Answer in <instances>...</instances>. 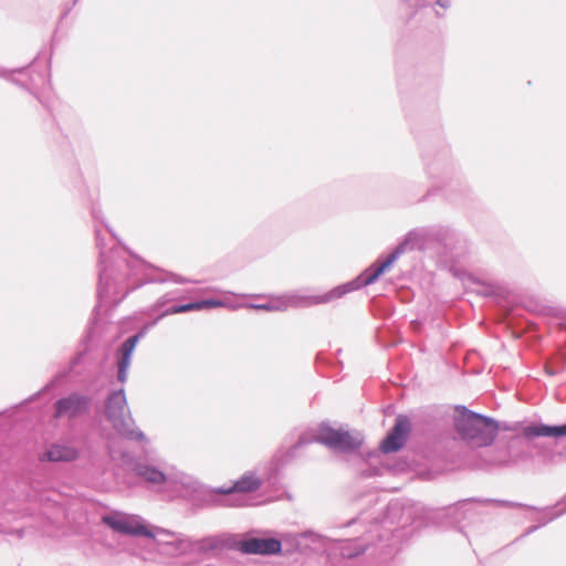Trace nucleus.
Wrapping results in <instances>:
<instances>
[{
    "label": "nucleus",
    "instance_id": "obj_1",
    "mask_svg": "<svg viewBox=\"0 0 566 566\" xmlns=\"http://www.w3.org/2000/svg\"><path fill=\"white\" fill-rule=\"evenodd\" d=\"M458 412L455 428L464 440L475 447H485L494 441L497 427L492 420L465 408H458Z\"/></svg>",
    "mask_w": 566,
    "mask_h": 566
},
{
    "label": "nucleus",
    "instance_id": "obj_2",
    "mask_svg": "<svg viewBox=\"0 0 566 566\" xmlns=\"http://www.w3.org/2000/svg\"><path fill=\"white\" fill-rule=\"evenodd\" d=\"M106 416L113 427L122 434H133L129 409L124 390L113 392L106 401Z\"/></svg>",
    "mask_w": 566,
    "mask_h": 566
},
{
    "label": "nucleus",
    "instance_id": "obj_3",
    "mask_svg": "<svg viewBox=\"0 0 566 566\" xmlns=\"http://www.w3.org/2000/svg\"><path fill=\"white\" fill-rule=\"evenodd\" d=\"M317 441L326 447L349 452L363 444V437L358 432L327 427L319 430Z\"/></svg>",
    "mask_w": 566,
    "mask_h": 566
},
{
    "label": "nucleus",
    "instance_id": "obj_4",
    "mask_svg": "<svg viewBox=\"0 0 566 566\" xmlns=\"http://www.w3.org/2000/svg\"><path fill=\"white\" fill-rule=\"evenodd\" d=\"M103 523L109 526L115 532L133 535V536H145L154 538V533L149 527L143 523L142 520L135 516H116L109 515L103 517Z\"/></svg>",
    "mask_w": 566,
    "mask_h": 566
},
{
    "label": "nucleus",
    "instance_id": "obj_5",
    "mask_svg": "<svg viewBox=\"0 0 566 566\" xmlns=\"http://www.w3.org/2000/svg\"><path fill=\"white\" fill-rule=\"evenodd\" d=\"M411 430L410 420L406 416H398L395 426L381 442V450L385 453L396 452L406 443Z\"/></svg>",
    "mask_w": 566,
    "mask_h": 566
},
{
    "label": "nucleus",
    "instance_id": "obj_6",
    "mask_svg": "<svg viewBox=\"0 0 566 566\" xmlns=\"http://www.w3.org/2000/svg\"><path fill=\"white\" fill-rule=\"evenodd\" d=\"M88 400L77 394L59 399L54 403L55 418H75L87 411Z\"/></svg>",
    "mask_w": 566,
    "mask_h": 566
},
{
    "label": "nucleus",
    "instance_id": "obj_7",
    "mask_svg": "<svg viewBox=\"0 0 566 566\" xmlns=\"http://www.w3.org/2000/svg\"><path fill=\"white\" fill-rule=\"evenodd\" d=\"M281 548V542L275 538H249L239 543V549L244 554L273 555Z\"/></svg>",
    "mask_w": 566,
    "mask_h": 566
},
{
    "label": "nucleus",
    "instance_id": "obj_8",
    "mask_svg": "<svg viewBox=\"0 0 566 566\" xmlns=\"http://www.w3.org/2000/svg\"><path fill=\"white\" fill-rule=\"evenodd\" d=\"M78 458L76 448L70 444L52 443L40 454V461L48 462H71Z\"/></svg>",
    "mask_w": 566,
    "mask_h": 566
},
{
    "label": "nucleus",
    "instance_id": "obj_9",
    "mask_svg": "<svg viewBox=\"0 0 566 566\" xmlns=\"http://www.w3.org/2000/svg\"><path fill=\"white\" fill-rule=\"evenodd\" d=\"M394 259H395V256L392 255L389 259H387L385 262H382L381 264L367 269L356 280L355 283H352L353 286L350 287V290H354V289H357L360 286H366V285L374 283L387 269L390 268V265L394 262Z\"/></svg>",
    "mask_w": 566,
    "mask_h": 566
},
{
    "label": "nucleus",
    "instance_id": "obj_10",
    "mask_svg": "<svg viewBox=\"0 0 566 566\" xmlns=\"http://www.w3.org/2000/svg\"><path fill=\"white\" fill-rule=\"evenodd\" d=\"M261 486V480L253 473L242 475L231 488L220 490L223 494L232 492H253Z\"/></svg>",
    "mask_w": 566,
    "mask_h": 566
},
{
    "label": "nucleus",
    "instance_id": "obj_11",
    "mask_svg": "<svg viewBox=\"0 0 566 566\" xmlns=\"http://www.w3.org/2000/svg\"><path fill=\"white\" fill-rule=\"evenodd\" d=\"M224 302L220 300H203L199 302H192L179 306L170 307L166 311V315L170 314H179L190 311H201V310H209V308H216V307H223Z\"/></svg>",
    "mask_w": 566,
    "mask_h": 566
},
{
    "label": "nucleus",
    "instance_id": "obj_12",
    "mask_svg": "<svg viewBox=\"0 0 566 566\" xmlns=\"http://www.w3.org/2000/svg\"><path fill=\"white\" fill-rule=\"evenodd\" d=\"M138 342V335L129 337L120 347L122 357L118 361V379L125 381L126 370L130 364V355Z\"/></svg>",
    "mask_w": 566,
    "mask_h": 566
},
{
    "label": "nucleus",
    "instance_id": "obj_13",
    "mask_svg": "<svg viewBox=\"0 0 566 566\" xmlns=\"http://www.w3.org/2000/svg\"><path fill=\"white\" fill-rule=\"evenodd\" d=\"M527 437H563L566 436V423L563 426H533L525 429Z\"/></svg>",
    "mask_w": 566,
    "mask_h": 566
},
{
    "label": "nucleus",
    "instance_id": "obj_14",
    "mask_svg": "<svg viewBox=\"0 0 566 566\" xmlns=\"http://www.w3.org/2000/svg\"><path fill=\"white\" fill-rule=\"evenodd\" d=\"M136 472L139 476L150 483L161 484L166 481L165 474L153 467L137 465Z\"/></svg>",
    "mask_w": 566,
    "mask_h": 566
}]
</instances>
